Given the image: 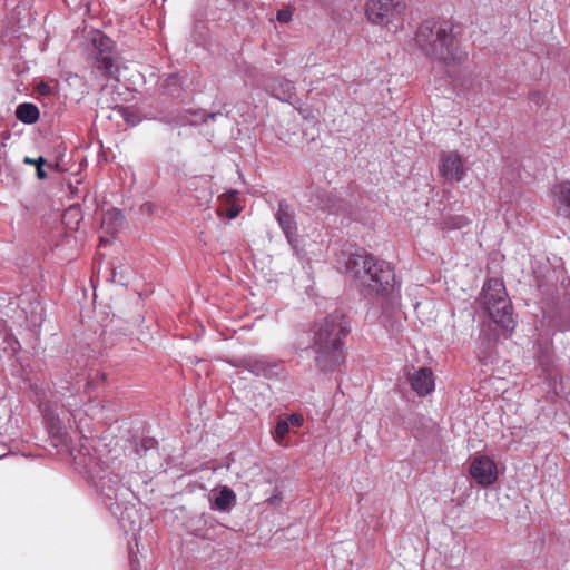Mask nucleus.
Returning a JSON list of instances; mask_svg holds the SVG:
<instances>
[{
	"instance_id": "f257e3e1",
	"label": "nucleus",
	"mask_w": 570,
	"mask_h": 570,
	"mask_svg": "<svg viewBox=\"0 0 570 570\" xmlns=\"http://www.w3.org/2000/svg\"><path fill=\"white\" fill-rule=\"evenodd\" d=\"M350 331V321L340 311L328 314L314 324L312 348L320 371L333 372L345 361V338Z\"/></svg>"
},
{
	"instance_id": "f03ea898",
	"label": "nucleus",
	"mask_w": 570,
	"mask_h": 570,
	"mask_svg": "<svg viewBox=\"0 0 570 570\" xmlns=\"http://www.w3.org/2000/svg\"><path fill=\"white\" fill-rule=\"evenodd\" d=\"M481 305L488 315L481 325V337L490 350L500 337H510L517 325L513 306L502 281L489 278L485 282L481 293Z\"/></svg>"
},
{
	"instance_id": "7ed1b4c3",
	"label": "nucleus",
	"mask_w": 570,
	"mask_h": 570,
	"mask_svg": "<svg viewBox=\"0 0 570 570\" xmlns=\"http://www.w3.org/2000/svg\"><path fill=\"white\" fill-rule=\"evenodd\" d=\"M453 29L451 21L426 19L416 30L415 42L428 57L445 63H461L468 53L459 49Z\"/></svg>"
},
{
	"instance_id": "20e7f679",
	"label": "nucleus",
	"mask_w": 570,
	"mask_h": 570,
	"mask_svg": "<svg viewBox=\"0 0 570 570\" xmlns=\"http://www.w3.org/2000/svg\"><path fill=\"white\" fill-rule=\"evenodd\" d=\"M89 473L94 485L104 498L105 504L108 505L112 514L117 515L127 492V489L120 483L119 475L98 463L94 469H89Z\"/></svg>"
},
{
	"instance_id": "39448f33",
	"label": "nucleus",
	"mask_w": 570,
	"mask_h": 570,
	"mask_svg": "<svg viewBox=\"0 0 570 570\" xmlns=\"http://www.w3.org/2000/svg\"><path fill=\"white\" fill-rule=\"evenodd\" d=\"M362 282L368 295L387 296L396 284L394 268L391 263L374 257Z\"/></svg>"
},
{
	"instance_id": "423d86ee",
	"label": "nucleus",
	"mask_w": 570,
	"mask_h": 570,
	"mask_svg": "<svg viewBox=\"0 0 570 570\" xmlns=\"http://www.w3.org/2000/svg\"><path fill=\"white\" fill-rule=\"evenodd\" d=\"M406 10L404 0H371L366 4L367 19L380 26H394L395 30L403 21Z\"/></svg>"
},
{
	"instance_id": "0eeeda50",
	"label": "nucleus",
	"mask_w": 570,
	"mask_h": 570,
	"mask_svg": "<svg viewBox=\"0 0 570 570\" xmlns=\"http://www.w3.org/2000/svg\"><path fill=\"white\" fill-rule=\"evenodd\" d=\"M90 56L96 62V68L107 77H114L117 68L114 63V41L101 31L90 35Z\"/></svg>"
},
{
	"instance_id": "6e6552de",
	"label": "nucleus",
	"mask_w": 570,
	"mask_h": 570,
	"mask_svg": "<svg viewBox=\"0 0 570 570\" xmlns=\"http://www.w3.org/2000/svg\"><path fill=\"white\" fill-rule=\"evenodd\" d=\"M80 371L68 361H61L51 373L55 391L61 396L75 395L80 391Z\"/></svg>"
},
{
	"instance_id": "1a4fd4ad",
	"label": "nucleus",
	"mask_w": 570,
	"mask_h": 570,
	"mask_svg": "<svg viewBox=\"0 0 570 570\" xmlns=\"http://www.w3.org/2000/svg\"><path fill=\"white\" fill-rule=\"evenodd\" d=\"M469 473L482 488L491 487L498 480L497 464L487 455L476 454L470 462Z\"/></svg>"
},
{
	"instance_id": "9d476101",
	"label": "nucleus",
	"mask_w": 570,
	"mask_h": 570,
	"mask_svg": "<svg viewBox=\"0 0 570 570\" xmlns=\"http://www.w3.org/2000/svg\"><path fill=\"white\" fill-rule=\"evenodd\" d=\"M239 366L256 376L265 379L278 377L283 372V364L267 356H244L239 360Z\"/></svg>"
},
{
	"instance_id": "9b49d317",
	"label": "nucleus",
	"mask_w": 570,
	"mask_h": 570,
	"mask_svg": "<svg viewBox=\"0 0 570 570\" xmlns=\"http://www.w3.org/2000/svg\"><path fill=\"white\" fill-rule=\"evenodd\" d=\"M24 322L29 327H40L45 321V306L35 292L24 293L21 295L19 304Z\"/></svg>"
},
{
	"instance_id": "f8f14e48",
	"label": "nucleus",
	"mask_w": 570,
	"mask_h": 570,
	"mask_svg": "<svg viewBox=\"0 0 570 570\" xmlns=\"http://www.w3.org/2000/svg\"><path fill=\"white\" fill-rule=\"evenodd\" d=\"M275 218L284 233L288 244L296 248L297 243V222L295 209L286 200L282 199L278 202Z\"/></svg>"
},
{
	"instance_id": "ddd939ff",
	"label": "nucleus",
	"mask_w": 570,
	"mask_h": 570,
	"mask_svg": "<svg viewBox=\"0 0 570 570\" xmlns=\"http://www.w3.org/2000/svg\"><path fill=\"white\" fill-rule=\"evenodd\" d=\"M374 257L375 256L367 254L365 250L355 253L343 252L340 256V262L344 264L346 273L362 281L366 274L367 266L372 263Z\"/></svg>"
},
{
	"instance_id": "4468645a",
	"label": "nucleus",
	"mask_w": 570,
	"mask_h": 570,
	"mask_svg": "<svg viewBox=\"0 0 570 570\" xmlns=\"http://www.w3.org/2000/svg\"><path fill=\"white\" fill-rule=\"evenodd\" d=\"M411 389L419 396L429 395L435 386L433 372L429 367L413 368V373H407Z\"/></svg>"
},
{
	"instance_id": "2eb2a0df",
	"label": "nucleus",
	"mask_w": 570,
	"mask_h": 570,
	"mask_svg": "<svg viewBox=\"0 0 570 570\" xmlns=\"http://www.w3.org/2000/svg\"><path fill=\"white\" fill-rule=\"evenodd\" d=\"M440 171L446 180H462L465 171L462 157L455 151L444 154L441 158Z\"/></svg>"
},
{
	"instance_id": "dca6fc26",
	"label": "nucleus",
	"mask_w": 570,
	"mask_h": 570,
	"mask_svg": "<svg viewBox=\"0 0 570 570\" xmlns=\"http://www.w3.org/2000/svg\"><path fill=\"white\" fill-rule=\"evenodd\" d=\"M309 202L315 208L328 213H336L342 207L340 200H337L333 193L318 187L311 188Z\"/></svg>"
},
{
	"instance_id": "f3484780",
	"label": "nucleus",
	"mask_w": 570,
	"mask_h": 570,
	"mask_svg": "<svg viewBox=\"0 0 570 570\" xmlns=\"http://www.w3.org/2000/svg\"><path fill=\"white\" fill-rule=\"evenodd\" d=\"M551 191L557 214L570 220V180L557 184Z\"/></svg>"
},
{
	"instance_id": "a211bd4d",
	"label": "nucleus",
	"mask_w": 570,
	"mask_h": 570,
	"mask_svg": "<svg viewBox=\"0 0 570 570\" xmlns=\"http://www.w3.org/2000/svg\"><path fill=\"white\" fill-rule=\"evenodd\" d=\"M266 89L278 100L293 104L295 86L291 80L284 78L273 79L266 85Z\"/></svg>"
},
{
	"instance_id": "6ab92c4d",
	"label": "nucleus",
	"mask_w": 570,
	"mask_h": 570,
	"mask_svg": "<svg viewBox=\"0 0 570 570\" xmlns=\"http://www.w3.org/2000/svg\"><path fill=\"white\" fill-rule=\"evenodd\" d=\"M236 503V494L229 487H223L215 494L212 508L220 512H229Z\"/></svg>"
},
{
	"instance_id": "aec40b11",
	"label": "nucleus",
	"mask_w": 570,
	"mask_h": 570,
	"mask_svg": "<svg viewBox=\"0 0 570 570\" xmlns=\"http://www.w3.org/2000/svg\"><path fill=\"white\" fill-rule=\"evenodd\" d=\"M223 110L217 111H206L203 109H196V110H187L185 115L183 116V121L185 124L196 126L199 124L207 122L208 120H216L218 116H223ZM225 116H228V112H225Z\"/></svg>"
},
{
	"instance_id": "412c9836",
	"label": "nucleus",
	"mask_w": 570,
	"mask_h": 570,
	"mask_svg": "<svg viewBox=\"0 0 570 570\" xmlns=\"http://www.w3.org/2000/svg\"><path fill=\"white\" fill-rule=\"evenodd\" d=\"M40 112L36 105L23 102L17 106L16 117L27 125H32L39 119Z\"/></svg>"
},
{
	"instance_id": "4be33fe9",
	"label": "nucleus",
	"mask_w": 570,
	"mask_h": 570,
	"mask_svg": "<svg viewBox=\"0 0 570 570\" xmlns=\"http://www.w3.org/2000/svg\"><path fill=\"white\" fill-rule=\"evenodd\" d=\"M125 216L120 210L111 209L102 215L101 226L108 233L115 234L124 224Z\"/></svg>"
},
{
	"instance_id": "5701e85b",
	"label": "nucleus",
	"mask_w": 570,
	"mask_h": 570,
	"mask_svg": "<svg viewBox=\"0 0 570 570\" xmlns=\"http://www.w3.org/2000/svg\"><path fill=\"white\" fill-rule=\"evenodd\" d=\"M207 520L205 514L196 515L189 520V533L205 540H212L210 529L205 528Z\"/></svg>"
},
{
	"instance_id": "b1692460",
	"label": "nucleus",
	"mask_w": 570,
	"mask_h": 570,
	"mask_svg": "<svg viewBox=\"0 0 570 570\" xmlns=\"http://www.w3.org/2000/svg\"><path fill=\"white\" fill-rule=\"evenodd\" d=\"M291 428L288 425V423L284 420L283 416H281L276 423V425L274 426V429L271 431L272 433V436L274 439V441L278 444V445H284V441L286 439V436L289 434L291 432Z\"/></svg>"
},
{
	"instance_id": "393cba45",
	"label": "nucleus",
	"mask_w": 570,
	"mask_h": 570,
	"mask_svg": "<svg viewBox=\"0 0 570 570\" xmlns=\"http://www.w3.org/2000/svg\"><path fill=\"white\" fill-rule=\"evenodd\" d=\"M470 223V219L464 215H454L448 218H444L443 225L444 228L451 229H460L466 226Z\"/></svg>"
},
{
	"instance_id": "a878e982",
	"label": "nucleus",
	"mask_w": 570,
	"mask_h": 570,
	"mask_svg": "<svg viewBox=\"0 0 570 570\" xmlns=\"http://www.w3.org/2000/svg\"><path fill=\"white\" fill-rule=\"evenodd\" d=\"M46 420L48 422L49 431L55 436H60L63 434V426L58 416L52 414L46 415Z\"/></svg>"
},
{
	"instance_id": "bb28decb",
	"label": "nucleus",
	"mask_w": 570,
	"mask_h": 570,
	"mask_svg": "<svg viewBox=\"0 0 570 570\" xmlns=\"http://www.w3.org/2000/svg\"><path fill=\"white\" fill-rule=\"evenodd\" d=\"M283 417L288 423L291 429L301 428L304 423V417L299 413L285 414Z\"/></svg>"
},
{
	"instance_id": "cd10ccee",
	"label": "nucleus",
	"mask_w": 570,
	"mask_h": 570,
	"mask_svg": "<svg viewBox=\"0 0 570 570\" xmlns=\"http://www.w3.org/2000/svg\"><path fill=\"white\" fill-rule=\"evenodd\" d=\"M158 442L154 438H144L140 442L137 453L141 455V452L146 454L149 450L157 448Z\"/></svg>"
},
{
	"instance_id": "c85d7f7f",
	"label": "nucleus",
	"mask_w": 570,
	"mask_h": 570,
	"mask_svg": "<svg viewBox=\"0 0 570 570\" xmlns=\"http://www.w3.org/2000/svg\"><path fill=\"white\" fill-rule=\"evenodd\" d=\"M121 115L125 121L130 124L131 126H135L139 122V118L135 115L134 111L129 110L128 108H122Z\"/></svg>"
},
{
	"instance_id": "c756f323",
	"label": "nucleus",
	"mask_w": 570,
	"mask_h": 570,
	"mask_svg": "<svg viewBox=\"0 0 570 570\" xmlns=\"http://www.w3.org/2000/svg\"><path fill=\"white\" fill-rule=\"evenodd\" d=\"M293 12L291 9H281L276 12V20L282 23H287L292 20Z\"/></svg>"
},
{
	"instance_id": "7c9ffc66",
	"label": "nucleus",
	"mask_w": 570,
	"mask_h": 570,
	"mask_svg": "<svg viewBox=\"0 0 570 570\" xmlns=\"http://www.w3.org/2000/svg\"><path fill=\"white\" fill-rule=\"evenodd\" d=\"M24 164H29V165H36V166H39V165H45L46 164V159L40 156L39 158L37 159H32L30 157H26L24 160H23Z\"/></svg>"
},
{
	"instance_id": "2f4dec72",
	"label": "nucleus",
	"mask_w": 570,
	"mask_h": 570,
	"mask_svg": "<svg viewBox=\"0 0 570 570\" xmlns=\"http://www.w3.org/2000/svg\"><path fill=\"white\" fill-rule=\"evenodd\" d=\"M238 196V191L236 189H229L222 197H225L227 202H233Z\"/></svg>"
},
{
	"instance_id": "473e14b6",
	"label": "nucleus",
	"mask_w": 570,
	"mask_h": 570,
	"mask_svg": "<svg viewBox=\"0 0 570 570\" xmlns=\"http://www.w3.org/2000/svg\"><path fill=\"white\" fill-rule=\"evenodd\" d=\"M239 214V208L236 207V206H230L228 209H227V217L228 219H234L238 216Z\"/></svg>"
},
{
	"instance_id": "72a5a7b5",
	"label": "nucleus",
	"mask_w": 570,
	"mask_h": 570,
	"mask_svg": "<svg viewBox=\"0 0 570 570\" xmlns=\"http://www.w3.org/2000/svg\"><path fill=\"white\" fill-rule=\"evenodd\" d=\"M38 90L40 94L42 95H48L50 92V87L47 85V83H43L41 82L39 86H38Z\"/></svg>"
},
{
	"instance_id": "f704fd0d",
	"label": "nucleus",
	"mask_w": 570,
	"mask_h": 570,
	"mask_svg": "<svg viewBox=\"0 0 570 570\" xmlns=\"http://www.w3.org/2000/svg\"><path fill=\"white\" fill-rule=\"evenodd\" d=\"M43 165H39L37 166V177L39 179H45L47 177V173L45 171V169L42 168Z\"/></svg>"
},
{
	"instance_id": "c9c22d12",
	"label": "nucleus",
	"mask_w": 570,
	"mask_h": 570,
	"mask_svg": "<svg viewBox=\"0 0 570 570\" xmlns=\"http://www.w3.org/2000/svg\"><path fill=\"white\" fill-rule=\"evenodd\" d=\"M539 288L542 289V292L548 293V294H553V291H554V286L553 285L548 286L547 289H546L544 285L539 284Z\"/></svg>"
},
{
	"instance_id": "e433bc0d",
	"label": "nucleus",
	"mask_w": 570,
	"mask_h": 570,
	"mask_svg": "<svg viewBox=\"0 0 570 570\" xmlns=\"http://www.w3.org/2000/svg\"><path fill=\"white\" fill-rule=\"evenodd\" d=\"M79 212L78 208H73V207H70L66 210L65 213V217H68V216H71V215H77Z\"/></svg>"
},
{
	"instance_id": "4c0bfd02",
	"label": "nucleus",
	"mask_w": 570,
	"mask_h": 570,
	"mask_svg": "<svg viewBox=\"0 0 570 570\" xmlns=\"http://www.w3.org/2000/svg\"><path fill=\"white\" fill-rule=\"evenodd\" d=\"M131 569L137 570L138 562L132 558V550H129Z\"/></svg>"
},
{
	"instance_id": "58836bf2",
	"label": "nucleus",
	"mask_w": 570,
	"mask_h": 570,
	"mask_svg": "<svg viewBox=\"0 0 570 570\" xmlns=\"http://www.w3.org/2000/svg\"><path fill=\"white\" fill-rule=\"evenodd\" d=\"M540 98H541V96H540V94H538V92H535V94H533V95H532V99H535V102H537V104L539 102Z\"/></svg>"
},
{
	"instance_id": "ea45409f",
	"label": "nucleus",
	"mask_w": 570,
	"mask_h": 570,
	"mask_svg": "<svg viewBox=\"0 0 570 570\" xmlns=\"http://www.w3.org/2000/svg\"><path fill=\"white\" fill-rule=\"evenodd\" d=\"M212 197H213V194L209 193L208 196L206 197V202H209L212 199Z\"/></svg>"
},
{
	"instance_id": "a19ab883",
	"label": "nucleus",
	"mask_w": 570,
	"mask_h": 570,
	"mask_svg": "<svg viewBox=\"0 0 570 570\" xmlns=\"http://www.w3.org/2000/svg\"><path fill=\"white\" fill-rule=\"evenodd\" d=\"M116 276H117V273L114 272V278H112L114 282H116Z\"/></svg>"
}]
</instances>
